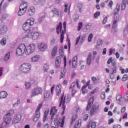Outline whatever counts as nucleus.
<instances>
[{"instance_id": "obj_24", "label": "nucleus", "mask_w": 128, "mask_h": 128, "mask_svg": "<svg viewBox=\"0 0 128 128\" xmlns=\"http://www.w3.org/2000/svg\"><path fill=\"white\" fill-rule=\"evenodd\" d=\"M52 12L54 14V16H56V18L60 16V11L57 8H54L52 10Z\"/></svg>"}, {"instance_id": "obj_50", "label": "nucleus", "mask_w": 128, "mask_h": 128, "mask_svg": "<svg viewBox=\"0 0 128 128\" xmlns=\"http://www.w3.org/2000/svg\"><path fill=\"white\" fill-rule=\"evenodd\" d=\"M25 86H26V88H30L32 85L30 84V82H26L25 83Z\"/></svg>"}, {"instance_id": "obj_34", "label": "nucleus", "mask_w": 128, "mask_h": 128, "mask_svg": "<svg viewBox=\"0 0 128 128\" xmlns=\"http://www.w3.org/2000/svg\"><path fill=\"white\" fill-rule=\"evenodd\" d=\"M78 57L76 56H75L72 59V64H78Z\"/></svg>"}, {"instance_id": "obj_49", "label": "nucleus", "mask_w": 128, "mask_h": 128, "mask_svg": "<svg viewBox=\"0 0 128 128\" xmlns=\"http://www.w3.org/2000/svg\"><path fill=\"white\" fill-rule=\"evenodd\" d=\"M112 72L114 73L116 72V70H118V66H116V64L113 65L112 67Z\"/></svg>"}, {"instance_id": "obj_51", "label": "nucleus", "mask_w": 128, "mask_h": 128, "mask_svg": "<svg viewBox=\"0 0 128 128\" xmlns=\"http://www.w3.org/2000/svg\"><path fill=\"white\" fill-rule=\"evenodd\" d=\"M74 18V20H75V22H76V20H78L79 18H80V16H78V14H76L75 15H74L73 16Z\"/></svg>"}, {"instance_id": "obj_28", "label": "nucleus", "mask_w": 128, "mask_h": 128, "mask_svg": "<svg viewBox=\"0 0 128 128\" xmlns=\"http://www.w3.org/2000/svg\"><path fill=\"white\" fill-rule=\"evenodd\" d=\"M66 69H63V70L60 73V78H64V76H66Z\"/></svg>"}, {"instance_id": "obj_55", "label": "nucleus", "mask_w": 128, "mask_h": 128, "mask_svg": "<svg viewBox=\"0 0 128 128\" xmlns=\"http://www.w3.org/2000/svg\"><path fill=\"white\" fill-rule=\"evenodd\" d=\"M88 120V114H86L84 116V122H86Z\"/></svg>"}, {"instance_id": "obj_21", "label": "nucleus", "mask_w": 128, "mask_h": 128, "mask_svg": "<svg viewBox=\"0 0 128 128\" xmlns=\"http://www.w3.org/2000/svg\"><path fill=\"white\" fill-rule=\"evenodd\" d=\"M24 4H26L25 3H22L20 6L19 10L18 12V16H22L24 14V12L22 10V8L24 6Z\"/></svg>"}, {"instance_id": "obj_39", "label": "nucleus", "mask_w": 128, "mask_h": 128, "mask_svg": "<svg viewBox=\"0 0 128 128\" xmlns=\"http://www.w3.org/2000/svg\"><path fill=\"white\" fill-rule=\"evenodd\" d=\"M8 126V124L4 121L1 125H0V128H6Z\"/></svg>"}, {"instance_id": "obj_9", "label": "nucleus", "mask_w": 128, "mask_h": 128, "mask_svg": "<svg viewBox=\"0 0 128 128\" xmlns=\"http://www.w3.org/2000/svg\"><path fill=\"white\" fill-rule=\"evenodd\" d=\"M42 94V90L40 88H34L32 91L31 95V98L32 96H38V94Z\"/></svg>"}, {"instance_id": "obj_41", "label": "nucleus", "mask_w": 128, "mask_h": 128, "mask_svg": "<svg viewBox=\"0 0 128 128\" xmlns=\"http://www.w3.org/2000/svg\"><path fill=\"white\" fill-rule=\"evenodd\" d=\"M42 103L40 104L37 107V109L36 111V112H40V108H42Z\"/></svg>"}, {"instance_id": "obj_27", "label": "nucleus", "mask_w": 128, "mask_h": 128, "mask_svg": "<svg viewBox=\"0 0 128 128\" xmlns=\"http://www.w3.org/2000/svg\"><path fill=\"white\" fill-rule=\"evenodd\" d=\"M8 96V93L4 91L0 92V98H6Z\"/></svg>"}, {"instance_id": "obj_48", "label": "nucleus", "mask_w": 128, "mask_h": 128, "mask_svg": "<svg viewBox=\"0 0 128 128\" xmlns=\"http://www.w3.org/2000/svg\"><path fill=\"white\" fill-rule=\"evenodd\" d=\"M48 64H44V72H48Z\"/></svg>"}, {"instance_id": "obj_7", "label": "nucleus", "mask_w": 128, "mask_h": 128, "mask_svg": "<svg viewBox=\"0 0 128 128\" xmlns=\"http://www.w3.org/2000/svg\"><path fill=\"white\" fill-rule=\"evenodd\" d=\"M36 50V45L34 44H31L28 46L26 49V54L28 56V54H32Z\"/></svg>"}, {"instance_id": "obj_36", "label": "nucleus", "mask_w": 128, "mask_h": 128, "mask_svg": "<svg viewBox=\"0 0 128 128\" xmlns=\"http://www.w3.org/2000/svg\"><path fill=\"white\" fill-rule=\"evenodd\" d=\"M48 112H50V110H48L47 111H46L44 112L43 122H46V117L48 116Z\"/></svg>"}, {"instance_id": "obj_12", "label": "nucleus", "mask_w": 128, "mask_h": 128, "mask_svg": "<svg viewBox=\"0 0 128 128\" xmlns=\"http://www.w3.org/2000/svg\"><path fill=\"white\" fill-rule=\"evenodd\" d=\"M21 120H22V114H18L15 116H14L12 124H18V122H20Z\"/></svg>"}, {"instance_id": "obj_52", "label": "nucleus", "mask_w": 128, "mask_h": 128, "mask_svg": "<svg viewBox=\"0 0 128 128\" xmlns=\"http://www.w3.org/2000/svg\"><path fill=\"white\" fill-rule=\"evenodd\" d=\"M6 18H8V15L6 14H2L1 18V22H2V20H4Z\"/></svg>"}, {"instance_id": "obj_3", "label": "nucleus", "mask_w": 128, "mask_h": 128, "mask_svg": "<svg viewBox=\"0 0 128 128\" xmlns=\"http://www.w3.org/2000/svg\"><path fill=\"white\" fill-rule=\"evenodd\" d=\"M34 19L30 18V20H28L22 26V28L24 30H25L24 32H32L30 28H32V26H34Z\"/></svg>"}, {"instance_id": "obj_53", "label": "nucleus", "mask_w": 128, "mask_h": 128, "mask_svg": "<svg viewBox=\"0 0 128 128\" xmlns=\"http://www.w3.org/2000/svg\"><path fill=\"white\" fill-rule=\"evenodd\" d=\"M20 104V100H18V101L13 104V106L14 108H16V106H18Z\"/></svg>"}, {"instance_id": "obj_5", "label": "nucleus", "mask_w": 128, "mask_h": 128, "mask_svg": "<svg viewBox=\"0 0 128 128\" xmlns=\"http://www.w3.org/2000/svg\"><path fill=\"white\" fill-rule=\"evenodd\" d=\"M26 47L24 44H20L16 50V54L18 56H22L24 54V52H26Z\"/></svg>"}, {"instance_id": "obj_33", "label": "nucleus", "mask_w": 128, "mask_h": 128, "mask_svg": "<svg viewBox=\"0 0 128 128\" xmlns=\"http://www.w3.org/2000/svg\"><path fill=\"white\" fill-rule=\"evenodd\" d=\"M112 62V64H116V61H114L112 60V58H110L107 62V64H110Z\"/></svg>"}, {"instance_id": "obj_4", "label": "nucleus", "mask_w": 128, "mask_h": 128, "mask_svg": "<svg viewBox=\"0 0 128 128\" xmlns=\"http://www.w3.org/2000/svg\"><path fill=\"white\" fill-rule=\"evenodd\" d=\"M14 109L10 110L9 112L4 116V122L8 124H10V122H12V116H14Z\"/></svg>"}, {"instance_id": "obj_1", "label": "nucleus", "mask_w": 128, "mask_h": 128, "mask_svg": "<svg viewBox=\"0 0 128 128\" xmlns=\"http://www.w3.org/2000/svg\"><path fill=\"white\" fill-rule=\"evenodd\" d=\"M24 36H22V39L25 40H28V38H32V40H36L37 38H38V37L40 36V33L38 32H34L32 33V32H30V30H28L26 32H24L23 34Z\"/></svg>"}, {"instance_id": "obj_30", "label": "nucleus", "mask_w": 128, "mask_h": 128, "mask_svg": "<svg viewBox=\"0 0 128 128\" xmlns=\"http://www.w3.org/2000/svg\"><path fill=\"white\" fill-rule=\"evenodd\" d=\"M24 4V6H23L22 8H21V10L22 12H26V8H28V2H22V4Z\"/></svg>"}, {"instance_id": "obj_57", "label": "nucleus", "mask_w": 128, "mask_h": 128, "mask_svg": "<svg viewBox=\"0 0 128 128\" xmlns=\"http://www.w3.org/2000/svg\"><path fill=\"white\" fill-rule=\"evenodd\" d=\"M128 78V74H126L124 75V76L122 78V80L123 82H126V80Z\"/></svg>"}, {"instance_id": "obj_25", "label": "nucleus", "mask_w": 128, "mask_h": 128, "mask_svg": "<svg viewBox=\"0 0 128 128\" xmlns=\"http://www.w3.org/2000/svg\"><path fill=\"white\" fill-rule=\"evenodd\" d=\"M40 118V112H36V115L33 119L34 122H38Z\"/></svg>"}, {"instance_id": "obj_61", "label": "nucleus", "mask_w": 128, "mask_h": 128, "mask_svg": "<svg viewBox=\"0 0 128 128\" xmlns=\"http://www.w3.org/2000/svg\"><path fill=\"white\" fill-rule=\"evenodd\" d=\"M96 122H92L91 124V128H96Z\"/></svg>"}, {"instance_id": "obj_29", "label": "nucleus", "mask_w": 128, "mask_h": 128, "mask_svg": "<svg viewBox=\"0 0 128 128\" xmlns=\"http://www.w3.org/2000/svg\"><path fill=\"white\" fill-rule=\"evenodd\" d=\"M102 44H104V41L101 39H99L97 42V44L96 46V48H98Z\"/></svg>"}, {"instance_id": "obj_62", "label": "nucleus", "mask_w": 128, "mask_h": 128, "mask_svg": "<svg viewBox=\"0 0 128 128\" xmlns=\"http://www.w3.org/2000/svg\"><path fill=\"white\" fill-rule=\"evenodd\" d=\"M122 74H124V72H126V74H128V68H126V70L123 68L122 70Z\"/></svg>"}, {"instance_id": "obj_46", "label": "nucleus", "mask_w": 128, "mask_h": 128, "mask_svg": "<svg viewBox=\"0 0 128 128\" xmlns=\"http://www.w3.org/2000/svg\"><path fill=\"white\" fill-rule=\"evenodd\" d=\"M63 100H64V96H62L60 104H59V106L60 107L62 106V110H64V107H63L64 101H63Z\"/></svg>"}, {"instance_id": "obj_54", "label": "nucleus", "mask_w": 128, "mask_h": 128, "mask_svg": "<svg viewBox=\"0 0 128 128\" xmlns=\"http://www.w3.org/2000/svg\"><path fill=\"white\" fill-rule=\"evenodd\" d=\"M122 96L120 95L118 96L116 98V100H118L119 102H122Z\"/></svg>"}, {"instance_id": "obj_42", "label": "nucleus", "mask_w": 128, "mask_h": 128, "mask_svg": "<svg viewBox=\"0 0 128 128\" xmlns=\"http://www.w3.org/2000/svg\"><path fill=\"white\" fill-rule=\"evenodd\" d=\"M0 44L2 46H6V38H3L0 41Z\"/></svg>"}, {"instance_id": "obj_20", "label": "nucleus", "mask_w": 128, "mask_h": 128, "mask_svg": "<svg viewBox=\"0 0 128 128\" xmlns=\"http://www.w3.org/2000/svg\"><path fill=\"white\" fill-rule=\"evenodd\" d=\"M56 92V96H60V94L62 93V86L60 84L57 85Z\"/></svg>"}, {"instance_id": "obj_23", "label": "nucleus", "mask_w": 128, "mask_h": 128, "mask_svg": "<svg viewBox=\"0 0 128 128\" xmlns=\"http://www.w3.org/2000/svg\"><path fill=\"white\" fill-rule=\"evenodd\" d=\"M126 4H128V0H123L121 6L122 10H124L126 9Z\"/></svg>"}, {"instance_id": "obj_17", "label": "nucleus", "mask_w": 128, "mask_h": 128, "mask_svg": "<svg viewBox=\"0 0 128 128\" xmlns=\"http://www.w3.org/2000/svg\"><path fill=\"white\" fill-rule=\"evenodd\" d=\"M6 32H8V26H2L0 28V34L4 36Z\"/></svg>"}, {"instance_id": "obj_15", "label": "nucleus", "mask_w": 128, "mask_h": 128, "mask_svg": "<svg viewBox=\"0 0 128 128\" xmlns=\"http://www.w3.org/2000/svg\"><path fill=\"white\" fill-rule=\"evenodd\" d=\"M56 106L52 107L50 111V114H52L51 116V120H52L54 118V116H56V114L58 112V109H56Z\"/></svg>"}, {"instance_id": "obj_26", "label": "nucleus", "mask_w": 128, "mask_h": 128, "mask_svg": "<svg viewBox=\"0 0 128 128\" xmlns=\"http://www.w3.org/2000/svg\"><path fill=\"white\" fill-rule=\"evenodd\" d=\"M82 124V120H78L76 121L74 128H80V126Z\"/></svg>"}, {"instance_id": "obj_35", "label": "nucleus", "mask_w": 128, "mask_h": 128, "mask_svg": "<svg viewBox=\"0 0 128 128\" xmlns=\"http://www.w3.org/2000/svg\"><path fill=\"white\" fill-rule=\"evenodd\" d=\"M60 62H62L60 57L57 56L56 59V64H60Z\"/></svg>"}, {"instance_id": "obj_10", "label": "nucleus", "mask_w": 128, "mask_h": 128, "mask_svg": "<svg viewBox=\"0 0 128 128\" xmlns=\"http://www.w3.org/2000/svg\"><path fill=\"white\" fill-rule=\"evenodd\" d=\"M100 105L98 104H95L93 105L92 107L90 109V114H94L98 112V110L100 108Z\"/></svg>"}, {"instance_id": "obj_16", "label": "nucleus", "mask_w": 128, "mask_h": 128, "mask_svg": "<svg viewBox=\"0 0 128 128\" xmlns=\"http://www.w3.org/2000/svg\"><path fill=\"white\" fill-rule=\"evenodd\" d=\"M35 12H36V10L34 9V7L31 6L28 10V16H34Z\"/></svg>"}, {"instance_id": "obj_45", "label": "nucleus", "mask_w": 128, "mask_h": 128, "mask_svg": "<svg viewBox=\"0 0 128 128\" xmlns=\"http://www.w3.org/2000/svg\"><path fill=\"white\" fill-rule=\"evenodd\" d=\"M91 26H92L90 24L86 25V27L84 29V32H87V30H90V28Z\"/></svg>"}, {"instance_id": "obj_59", "label": "nucleus", "mask_w": 128, "mask_h": 128, "mask_svg": "<svg viewBox=\"0 0 128 128\" xmlns=\"http://www.w3.org/2000/svg\"><path fill=\"white\" fill-rule=\"evenodd\" d=\"M92 34H91L88 36V42H92Z\"/></svg>"}, {"instance_id": "obj_6", "label": "nucleus", "mask_w": 128, "mask_h": 128, "mask_svg": "<svg viewBox=\"0 0 128 128\" xmlns=\"http://www.w3.org/2000/svg\"><path fill=\"white\" fill-rule=\"evenodd\" d=\"M30 68H32L30 64H22L20 67V70L24 74H28L30 70Z\"/></svg>"}, {"instance_id": "obj_64", "label": "nucleus", "mask_w": 128, "mask_h": 128, "mask_svg": "<svg viewBox=\"0 0 128 128\" xmlns=\"http://www.w3.org/2000/svg\"><path fill=\"white\" fill-rule=\"evenodd\" d=\"M114 128H122V126L120 124L114 125Z\"/></svg>"}, {"instance_id": "obj_63", "label": "nucleus", "mask_w": 128, "mask_h": 128, "mask_svg": "<svg viewBox=\"0 0 128 128\" xmlns=\"http://www.w3.org/2000/svg\"><path fill=\"white\" fill-rule=\"evenodd\" d=\"M100 96H101V98H102V99H104V98H106V93H105L104 92H102Z\"/></svg>"}, {"instance_id": "obj_56", "label": "nucleus", "mask_w": 128, "mask_h": 128, "mask_svg": "<svg viewBox=\"0 0 128 128\" xmlns=\"http://www.w3.org/2000/svg\"><path fill=\"white\" fill-rule=\"evenodd\" d=\"M82 22H80L78 26V32H80V29L82 28Z\"/></svg>"}, {"instance_id": "obj_11", "label": "nucleus", "mask_w": 128, "mask_h": 128, "mask_svg": "<svg viewBox=\"0 0 128 128\" xmlns=\"http://www.w3.org/2000/svg\"><path fill=\"white\" fill-rule=\"evenodd\" d=\"M64 30H62L60 35V42H64V34L66 30V22H64L63 23Z\"/></svg>"}, {"instance_id": "obj_47", "label": "nucleus", "mask_w": 128, "mask_h": 128, "mask_svg": "<svg viewBox=\"0 0 128 128\" xmlns=\"http://www.w3.org/2000/svg\"><path fill=\"white\" fill-rule=\"evenodd\" d=\"M100 12L99 11L96 12L94 15V18H96L100 16Z\"/></svg>"}, {"instance_id": "obj_58", "label": "nucleus", "mask_w": 128, "mask_h": 128, "mask_svg": "<svg viewBox=\"0 0 128 128\" xmlns=\"http://www.w3.org/2000/svg\"><path fill=\"white\" fill-rule=\"evenodd\" d=\"M44 20V15H43L39 18L38 22H42V20Z\"/></svg>"}, {"instance_id": "obj_37", "label": "nucleus", "mask_w": 128, "mask_h": 128, "mask_svg": "<svg viewBox=\"0 0 128 128\" xmlns=\"http://www.w3.org/2000/svg\"><path fill=\"white\" fill-rule=\"evenodd\" d=\"M86 34H83L81 37V39L80 40V44H82V42H84V40H86Z\"/></svg>"}, {"instance_id": "obj_14", "label": "nucleus", "mask_w": 128, "mask_h": 128, "mask_svg": "<svg viewBox=\"0 0 128 128\" xmlns=\"http://www.w3.org/2000/svg\"><path fill=\"white\" fill-rule=\"evenodd\" d=\"M94 97H91L88 100V102L86 108V110H90V109L92 106V104H94Z\"/></svg>"}, {"instance_id": "obj_18", "label": "nucleus", "mask_w": 128, "mask_h": 128, "mask_svg": "<svg viewBox=\"0 0 128 128\" xmlns=\"http://www.w3.org/2000/svg\"><path fill=\"white\" fill-rule=\"evenodd\" d=\"M57 118H58V116L57 115L56 118H52V122H51V128H54L58 126Z\"/></svg>"}, {"instance_id": "obj_44", "label": "nucleus", "mask_w": 128, "mask_h": 128, "mask_svg": "<svg viewBox=\"0 0 128 128\" xmlns=\"http://www.w3.org/2000/svg\"><path fill=\"white\" fill-rule=\"evenodd\" d=\"M78 116L76 115H74L72 118V122L70 125L72 126V124H74V122L76 121V120Z\"/></svg>"}, {"instance_id": "obj_60", "label": "nucleus", "mask_w": 128, "mask_h": 128, "mask_svg": "<svg viewBox=\"0 0 128 128\" xmlns=\"http://www.w3.org/2000/svg\"><path fill=\"white\" fill-rule=\"evenodd\" d=\"M76 82H74L70 85V88H73L76 86Z\"/></svg>"}, {"instance_id": "obj_13", "label": "nucleus", "mask_w": 128, "mask_h": 128, "mask_svg": "<svg viewBox=\"0 0 128 128\" xmlns=\"http://www.w3.org/2000/svg\"><path fill=\"white\" fill-rule=\"evenodd\" d=\"M64 96V94L62 96ZM63 114L64 112V110H66V106L64 105L65 104H68V102H70V98L69 96H67L66 99V96L63 97Z\"/></svg>"}, {"instance_id": "obj_2", "label": "nucleus", "mask_w": 128, "mask_h": 128, "mask_svg": "<svg viewBox=\"0 0 128 128\" xmlns=\"http://www.w3.org/2000/svg\"><path fill=\"white\" fill-rule=\"evenodd\" d=\"M120 10V4H117L116 8L114 10V21L112 28H116V26H118L116 22H118V20L120 19V14H118Z\"/></svg>"}, {"instance_id": "obj_40", "label": "nucleus", "mask_w": 128, "mask_h": 128, "mask_svg": "<svg viewBox=\"0 0 128 128\" xmlns=\"http://www.w3.org/2000/svg\"><path fill=\"white\" fill-rule=\"evenodd\" d=\"M40 58L37 55L35 56H34L32 58V62H38V60Z\"/></svg>"}, {"instance_id": "obj_31", "label": "nucleus", "mask_w": 128, "mask_h": 128, "mask_svg": "<svg viewBox=\"0 0 128 128\" xmlns=\"http://www.w3.org/2000/svg\"><path fill=\"white\" fill-rule=\"evenodd\" d=\"M92 63V53H90L87 58L88 64H90Z\"/></svg>"}, {"instance_id": "obj_8", "label": "nucleus", "mask_w": 128, "mask_h": 128, "mask_svg": "<svg viewBox=\"0 0 128 128\" xmlns=\"http://www.w3.org/2000/svg\"><path fill=\"white\" fill-rule=\"evenodd\" d=\"M38 48L40 52H46L48 50V44L46 42H40L38 44Z\"/></svg>"}, {"instance_id": "obj_32", "label": "nucleus", "mask_w": 128, "mask_h": 128, "mask_svg": "<svg viewBox=\"0 0 128 128\" xmlns=\"http://www.w3.org/2000/svg\"><path fill=\"white\" fill-rule=\"evenodd\" d=\"M10 52H9L6 54L4 56V62H8V60H10Z\"/></svg>"}, {"instance_id": "obj_38", "label": "nucleus", "mask_w": 128, "mask_h": 128, "mask_svg": "<svg viewBox=\"0 0 128 128\" xmlns=\"http://www.w3.org/2000/svg\"><path fill=\"white\" fill-rule=\"evenodd\" d=\"M82 94H88V90L86 89V86H83L82 88Z\"/></svg>"}, {"instance_id": "obj_22", "label": "nucleus", "mask_w": 128, "mask_h": 128, "mask_svg": "<svg viewBox=\"0 0 128 128\" xmlns=\"http://www.w3.org/2000/svg\"><path fill=\"white\" fill-rule=\"evenodd\" d=\"M56 54H58V46H55L52 51V58H54V56H56Z\"/></svg>"}, {"instance_id": "obj_43", "label": "nucleus", "mask_w": 128, "mask_h": 128, "mask_svg": "<svg viewBox=\"0 0 128 128\" xmlns=\"http://www.w3.org/2000/svg\"><path fill=\"white\" fill-rule=\"evenodd\" d=\"M90 80H88L86 82V88H88H88H89V90H90L91 88H92V86L90 84Z\"/></svg>"}, {"instance_id": "obj_19", "label": "nucleus", "mask_w": 128, "mask_h": 128, "mask_svg": "<svg viewBox=\"0 0 128 128\" xmlns=\"http://www.w3.org/2000/svg\"><path fill=\"white\" fill-rule=\"evenodd\" d=\"M56 30L58 34H60V32H62V22H59V24L57 26Z\"/></svg>"}]
</instances>
